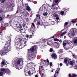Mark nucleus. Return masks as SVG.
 <instances>
[{
    "label": "nucleus",
    "instance_id": "obj_1",
    "mask_svg": "<svg viewBox=\"0 0 77 77\" xmlns=\"http://www.w3.org/2000/svg\"><path fill=\"white\" fill-rule=\"evenodd\" d=\"M11 40H9L7 42L5 45L3 49L0 51L1 56H4L6 54V53L8 52L9 51H11Z\"/></svg>",
    "mask_w": 77,
    "mask_h": 77
},
{
    "label": "nucleus",
    "instance_id": "obj_2",
    "mask_svg": "<svg viewBox=\"0 0 77 77\" xmlns=\"http://www.w3.org/2000/svg\"><path fill=\"white\" fill-rule=\"evenodd\" d=\"M36 50L35 53L31 52L28 54V55L27 56V57L28 59L31 60L32 59H35L36 55Z\"/></svg>",
    "mask_w": 77,
    "mask_h": 77
},
{
    "label": "nucleus",
    "instance_id": "obj_3",
    "mask_svg": "<svg viewBox=\"0 0 77 77\" xmlns=\"http://www.w3.org/2000/svg\"><path fill=\"white\" fill-rule=\"evenodd\" d=\"M76 29L72 28L71 29L70 31L69 32L68 35L69 37H70V36H74V35H75V33H76Z\"/></svg>",
    "mask_w": 77,
    "mask_h": 77
},
{
    "label": "nucleus",
    "instance_id": "obj_4",
    "mask_svg": "<svg viewBox=\"0 0 77 77\" xmlns=\"http://www.w3.org/2000/svg\"><path fill=\"white\" fill-rule=\"evenodd\" d=\"M15 46L16 48L19 50L22 49L24 47L23 45H22L21 43H19L18 42H16Z\"/></svg>",
    "mask_w": 77,
    "mask_h": 77
},
{
    "label": "nucleus",
    "instance_id": "obj_5",
    "mask_svg": "<svg viewBox=\"0 0 77 77\" xmlns=\"http://www.w3.org/2000/svg\"><path fill=\"white\" fill-rule=\"evenodd\" d=\"M35 48L36 50V48H37V45H34L33 46L31 47L30 48L31 51H32V52H33L34 51H35V48Z\"/></svg>",
    "mask_w": 77,
    "mask_h": 77
},
{
    "label": "nucleus",
    "instance_id": "obj_6",
    "mask_svg": "<svg viewBox=\"0 0 77 77\" xmlns=\"http://www.w3.org/2000/svg\"><path fill=\"white\" fill-rule=\"evenodd\" d=\"M61 1V0H54L53 2V3H55V5H58L59 3Z\"/></svg>",
    "mask_w": 77,
    "mask_h": 77
},
{
    "label": "nucleus",
    "instance_id": "obj_7",
    "mask_svg": "<svg viewBox=\"0 0 77 77\" xmlns=\"http://www.w3.org/2000/svg\"><path fill=\"white\" fill-rule=\"evenodd\" d=\"M6 70L5 71V72L6 74H10V72H11L10 71V70L8 69H5Z\"/></svg>",
    "mask_w": 77,
    "mask_h": 77
},
{
    "label": "nucleus",
    "instance_id": "obj_8",
    "mask_svg": "<svg viewBox=\"0 0 77 77\" xmlns=\"http://www.w3.org/2000/svg\"><path fill=\"white\" fill-rule=\"evenodd\" d=\"M52 56L54 57V59H57V55L56 54H52Z\"/></svg>",
    "mask_w": 77,
    "mask_h": 77
},
{
    "label": "nucleus",
    "instance_id": "obj_9",
    "mask_svg": "<svg viewBox=\"0 0 77 77\" xmlns=\"http://www.w3.org/2000/svg\"><path fill=\"white\" fill-rule=\"evenodd\" d=\"M28 65H29V66L32 67V66H33V65H34V64L33 63H29L28 64Z\"/></svg>",
    "mask_w": 77,
    "mask_h": 77
},
{
    "label": "nucleus",
    "instance_id": "obj_10",
    "mask_svg": "<svg viewBox=\"0 0 77 77\" xmlns=\"http://www.w3.org/2000/svg\"><path fill=\"white\" fill-rule=\"evenodd\" d=\"M17 27H18L19 29H20V28H22V26H21V25L20 24H16Z\"/></svg>",
    "mask_w": 77,
    "mask_h": 77
},
{
    "label": "nucleus",
    "instance_id": "obj_11",
    "mask_svg": "<svg viewBox=\"0 0 77 77\" xmlns=\"http://www.w3.org/2000/svg\"><path fill=\"white\" fill-rule=\"evenodd\" d=\"M26 37L27 38H29V39H30L32 38V35H26Z\"/></svg>",
    "mask_w": 77,
    "mask_h": 77
},
{
    "label": "nucleus",
    "instance_id": "obj_12",
    "mask_svg": "<svg viewBox=\"0 0 77 77\" xmlns=\"http://www.w3.org/2000/svg\"><path fill=\"white\" fill-rule=\"evenodd\" d=\"M26 10L28 11H31V9L30 8V7L29 6H26Z\"/></svg>",
    "mask_w": 77,
    "mask_h": 77
},
{
    "label": "nucleus",
    "instance_id": "obj_13",
    "mask_svg": "<svg viewBox=\"0 0 77 77\" xmlns=\"http://www.w3.org/2000/svg\"><path fill=\"white\" fill-rule=\"evenodd\" d=\"M1 65H6V62H5V60H3L1 63Z\"/></svg>",
    "mask_w": 77,
    "mask_h": 77
},
{
    "label": "nucleus",
    "instance_id": "obj_14",
    "mask_svg": "<svg viewBox=\"0 0 77 77\" xmlns=\"http://www.w3.org/2000/svg\"><path fill=\"white\" fill-rule=\"evenodd\" d=\"M64 63H68V58H65L64 59Z\"/></svg>",
    "mask_w": 77,
    "mask_h": 77
},
{
    "label": "nucleus",
    "instance_id": "obj_15",
    "mask_svg": "<svg viewBox=\"0 0 77 77\" xmlns=\"http://www.w3.org/2000/svg\"><path fill=\"white\" fill-rule=\"evenodd\" d=\"M69 64L70 65H71V66H72L74 65V62L71 61L69 63Z\"/></svg>",
    "mask_w": 77,
    "mask_h": 77
},
{
    "label": "nucleus",
    "instance_id": "obj_16",
    "mask_svg": "<svg viewBox=\"0 0 77 77\" xmlns=\"http://www.w3.org/2000/svg\"><path fill=\"white\" fill-rule=\"evenodd\" d=\"M58 53H63V49H60L58 51Z\"/></svg>",
    "mask_w": 77,
    "mask_h": 77
},
{
    "label": "nucleus",
    "instance_id": "obj_17",
    "mask_svg": "<svg viewBox=\"0 0 77 77\" xmlns=\"http://www.w3.org/2000/svg\"><path fill=\"white\" fill-rule=\"evenodd\" d=\"M17 40L18 42H19V43H21V42L22 41V39H21V38H18Z\"/></svg>",
    "mask_w": 77,
    "mask_h": 77
},
{
    "label": "nucleus",
    "instance_id": "obj_18",
    "mask_svg": "<svg viewBox=\"0 0 77 77\" xmlns=\"http://www.w3.org/2000/svg\"><path fill=\"white\" fill-rule=\"evenodd\" d=\"M20 63H21V60H17V63H17V65H20Z\"/></svg>",
    "mask_w": 77,
    "mask_h": 77
},
{
    "label": "nucleus",
    "instance_id": "obj_19",
    "mask_svg": "<svg viewBox=\"0 0 77 77\" xmlns=\"http://www.w3.org/2000/svg\"><path fill=\"white\" fill-rule=\"evenodd\" d=\"M6 70L5 68H2L1 69V71L2 72H5Z\"/></svg>",
    "mask_w": 77,
    "mask_h": 77
},
{
    "label": "nucleus",
    "instance_id": "obj_20",
    "mask_svg": "<svg viewBox=\"0 0 77 77\" xmlns=\"http://www.w3.org/2000/svg\"><path fill=\"white\" fill-rule=\"evenodd\" d=\"M68 24V22H65L64 26V28L66 27V26H67Z\"/></svg>",
    "mask_w": 77,
    "mask_h": 77
},
{
    "label": "nucleus",
    "instance_id": "obj_21",
    "mask_svg": "<svg viewBox=\"0 0 77 77\" xmlns=\"http://www.w3.org/2000/svg\"><path fill=\"white\" fill-rule=\"evenodd\" d=\"M63 45L64 47V46H66V43L64 42V41H63Z\"/></svg>",
    "mask_w": 77,
    "mask_h": 77
},
{
    "label": "nucleus",
    "instance_id": "obj_22",
    "mask_svg": "<svg viewBox=\"0 0 77 77\" xmlns=\"http://www.w3.org/2000/svg\"><path fill=\"white\" fill-rule=\"evenodd\" d=\"M54 17H59V16L57 14L55 13L54 14Z\"/></svg>",
    "mask_w": 77,
    "mask_h": 77
},
{
    "label": "nucleus",
    "instance_id": "obj_23",
    "mask_svg": "<svg viewBox=\"0 0 77 77\" xmlns=\"http://www.w3.org/2000/svg\"><path fill=\"white\" fill-rule=\"evenodd\" d=\"M54 41H57V42H58L59 41V40L57 38L54 39Z\"/></svg>",
    "mask_w": 77,
    "mask_h": 77
},
{
    "label": "nucleus",
    "instance_id": "obj_24",
    "mask_svg": "<svg viewBox=\"0 0 77 77\" xmlns=\"http://www.w3.org/2000/svg\"><path fill=\"white\" fill-rule=\"evenodd\" d=\"M66 33V32H63L61 35V36H64V35H65V34Z\"/></svg>",
    "mask_w": 77,
    "mask_h": 77
},
{
    "label": "nucleus",
    "instance_id": "obj_25",
    "mask_svg": "<svg viewBox=\"0 0 77 77\" xmlns=\"http://www.w3.org/2000/svg\"><path fill=\"white\" fill-rule=\"evenodd\" d=\"M74 43L75 44H77V39L74 40Z\"/></svg>",
    "mask_w": 77,
    "mask_h": 77
},
{
    "label": "nucleus",
    "instance_id": "obj_26",
    "mask_svg": "<svg viewBox=\"0 0 77 77\" xmlns=\"http://www.w3.org/2000/svg\"><path fill=\"white\" fill-rule=\"evenodd\" d=\"M47 15H48V13H44L43 14V15H44V16H47Z\"/></svg>",
    "mask_w": 77,
    "mask_h": 77
},
{
    "label": "nucleus",
    "instance_id": "obj_27",
    "mask_svg": "<svg viewBox=\"0 0 77 77\" xmlns=\"http://www.w3.org/2000/svg\"><path fill=\"white\" fill-rule=\"evenodd\" d=\"M3 75V72H0V76H2Z\"/></svg>",
    "mask_w": 77,
    "mask_h": 77
},
{
    "label": "nucleus",
    "instance_id": "obj_28",
    "mask_svg": "<svg viewBox=\"0 0 77 77\" xmlns=\"http://www.w3.org/2000/svg\"><path fill=\"white\" fill-rule=\"evenodd\" d=\"M60 14L61 15H64V11H61V12H60Z\"/></svg>",
    "mask_w": 77,
    "mask_h": 77
},
{
    "label": "nucleus",
    "instance_id": "obj_29",
    "mask_svg": "<svg viewBox=\"0 0 77 77\" xmlns=\"http://www.w3.org/2000/svg\"><path fill=\"white\" fill-rule=\"evenodd\" d=\"M72 76L73 77H77V75L75 73H74L73 74H72Z\"/></svg>",
    "mask_w": 77,
    "mask_h": 77
},
{
    "label": "nucleus",
    "instance_id": "obj_30",
    "mask_svg": "<svg viewBox=\"0 0 77 77\" xmlns=\"http://www.w3.org/2000/svg\"><path fill=\"white\" fill-rule=\"evenodd\" d=\"M76 23V21H74L73 20H72L70 22V23H71L72 24V23Z\"/></svg>",
    "mask_w": 77,
    "mask_h": 77
},
{
    "label": "nucleus",
    "instance_id": "obj_31",
    "mask_svg": "<svg viewBox=\"0 0 77 77\" xmlns=\"http://www.w3.org/2000/svg\"><path fill=\"white\" fill-rule=\"evenodd\" d=\"M50 52H51V53H52L53 51V49L52 48H50Z\"/></svg>",
    "mask_w": 77,
    "mask_h": 77
},
{
    "label": "nucleus",
    "instance_id": "obj_32",
    "mask_svg": "<svg viewBox=\"0 0 77 77\" xmlns=\"http://www.w3.org/2000/svg\"><path fill=\"white\" fill-rule=\"evenodd\" d=\"M5 0H0V1H2L1 2V3H3L5 2Z\"/></svg>",
    "mask_w": 77,
    "mask_h": 77
},
{
    "label": "nucleus",
    "instance_id": "obj_33",
    "mask_svg": "<svg viewBox=\"0 0 77 77\" xmlns=\"http://www.w3.org/2000/svg\"><path fill=\"white\" fill-rule=\"evenodd\" d=\"M40 16V15L38 14L36 15V18H38V17H39Z\"/></svg>",
    "mask_w": 77,
    "mask_h": 77
},
{
    "label": "nucleus",
    "instance_id": "obj_34",
    "mask_svg": "<svg viewBox=\"0 0 77 77\" xmlns=\"http://www.w3.org/2000/svg\"><path fill=\"white\" fill-rule=\"evenodd\" d=\"M50 42H47V44L48 45H50V46H51V44L50 43Z\"/></svg>",
    "mask_w": 77,
    "mask_h": 77
},
{
    "label": "nucleus",
    "instance_id": "obj_35",
    "mask_svg": "<svg viewBox=\"0 0 77 77\" xmlns=\"http://www.w3.org/2000/svg\"><path fill=\"white\" fill-rule=\"evenodd\" d=\"M53 66V63H52V62L50 63V66Z\"/></svg>",
    "mask_w": 77,
    "mask_h": 77
},
{
    "label": "nucleus",
    "instance_id": "obj_36",
    "mask_svg": "<svg viewBox=\"0 0 77 77\" xmlns=\"http://www.w3.org/2000/svg\"><path fill=\"white\" fill-rule=\"evenodd\" d=\"M54 5H55V3L54 2L52 4V8H53V7Z\"/></svg>",
    "mask_w": 77,
    "mask_h": 77
},
{
    "label": "nucleus",
    "instance_id": "obj_37",
    "mask_svg": "<svg viewBox=\"0 0 77 77\" xmlns=\"http://www.w3.org/2000/svg\"><path fill=\"white\" fill-rule=\"evenodd\" d=\"M25 19L27 22H28V21H29V19H28V18H26Z\"/></svg>",
    "mask_w": 77,
    "mask_h": 77
},
{
    "label": "nucleus",
    "instance_id": "obj_38",
    "mask_svg": "<svg viewBox=\"0 0 77 77\" xmlns=\"http://www.w3.org/2000/svg\"><path fill=\"white\" fill-rule=\"evenodd\" d=\"M72 56L74 58H76V56H75V54H73Z\"/></svg>",
    "mask_w": 77,
    "mask_h": 77
},
{
    "label": "nucleus",
    "instance_id": "obj_39",
    "mask_svg": "<svg viewBox=\"0 0 77 77\" xmlns=\"http://www.w3.org/2000/svg\"><path fill=\"white\" fill-rule=\"evenodd\" d=\"M37 25H40L41 24V23L39 22H38L37 23Z\"/></svg>",
    "mask_w": 77,
    "mask_h": 77
},
{
    "label": "nucleus",
    "instance_id": "obj_40",
    "mask_svg": "<svg viewBox=\"0 0 77 77\" xmlns=\"http://www.w3.org/2000/svg\"><path fill=\"white\" fill-rule=\"evenodd\" d=\"M25 26H26V24H24V23H23V25H22V26L23 27H25Z\"/></svg>",
    "mask_w": 77,
    "mask_h": 77
},
{
    "label": "nucleus",
    "instance_id": "obj_41",
    "mask_svg": "<svg viewBox=\"0 0 77 77\" xmlns=\"http://www.w3.org/2000/svg\"><path fill=\"white\" fill-rule=\"evenodd\" d=\"M59 42H60V43H61V42H62V40H61V39H60L59 40Z\"/></svg>",
    "mask_w": 77,
    "mask_h": 77
},
{
    "label": "nucleus",
    "instance_id": "obj_42",
    "mask_svg": "<svg viewBox=\"0 0 77 77\" xmlns=\"http://www.w3.org/2000/svg\"><path fill=\"white\" fill-rule=\"evenodd\" d=\"M32 24L33 27H35V24L34 23H32Z\"/></svg>",
    "mask_w": 77,
    "mask_h": 77
},
{
    "label": "nucleus",
    "instance_id": "obj_43",
    "mask_svg": "<svg viewBox=\"0 0 77 77\" xmlns=\"http://www.w3.org/2000/svg\"><path fill=\"white\" fill-rule=\"evenodd\" d=\"M28 73L29 75H30V74H31V73H30V71H29Z\"/></svg>",
    "mask_w": 77,
    "mask_h": 77
},
{
    "label": "nucleus",
    "instance_id": "obj_44",
    "mask_svg": "<svg viewBox=\"0 0 77 77\" xmlns=\"http://www.w3.org/2000/svg\"><path fill=\"white\" fill-rule=\"evenodd\" d=\"M46 61L48 63H50V62H49V60H48V59H47L46 60Z\"/></svg>",
    "mask_w": 77,
    "mask_h": 77
},
{
    "label": "nucleus",
    "instance_id": "obj_45",
    "mask_svg": "<svg viewBox=\"0 0 77 77\" xmlns=\"http://www.w3.org/2000/svg\"><path fill=\"white\" fill-rule=\"evenodd\" d=\"M51 38H53V39H54V35H53L52 37H51Z\"/></svg>",
    "mask_w": 77,
    "mask_h": 77
},
{
    "label": "nucleus",
    "instance_id": "obj_46",
    "mask_svg": "<svg viewBox=\"0 0 77 77\" xmlns=\"http://www.w3.org/2000/svg\"><path fill=\"white\" fill-rule=\"evenodd\" d=\"M3 20V18H2V17H0V21H2Z\"/></svg>",
    "mask_w": 77,
    "mask_h": 77
},
{
    "label": "nucleus",
    "instance_id": "obj_47",
    "mask_svg": "<svg viewBox=\"0 0 77 77\" xmlns=\"http://www.w3.org/2000/svg\"><path fill=\"white\" fill-rule=\"evenodd\" d=\"M69 77H71V74L69 73Z\"/></svg>",
    "mask_w": 77,
    "mask_h": 77
},
{
    "label": "nucleus",
    "instance_id": "obj_48",
    "mask_svg": "<svg viewBox=\"0 0 77 77\" xmlns=\"http://www.w3.org/2000/svg\"><path fill=\"white\" fill-rule=\"evenodd\" d=\"M56 19L57 20H59V17H57Z\"/></svg>",
    "mask_w": 77,
    "mask_h": 77
},
{
    "label": "nucleus",
    "instance_id": "obj_49",
    "mask_svg": "<svg viewBox=\"0 0 77 77\" xmlns=\"http://www.w3.org/2000/svg\"><path fill=\"white\" fill-rule=\"evenodd\" d=\"M41 67L42 68V69H44V66H41Z\"/></svg>",
    "mask_w": 77,
    "mask_h": 77
},
{
    "label": "nucleus",
    "instance_id": "obj_50",
    "mask_svg": "<svg viewBox=\"0 0 77 77\" xmlns=\"http://www.w3.org/2000/svg\"><path fill=\"white\" fill-rule=\"evenodd\" d=\"M64 11H65V12H67L68 10L67 9H65L64 10Z\"/></svg>",
    "mask_w": 77,
    "mask_h": 77
},
{
    "label": "nucleus",
    "instance_id": "obj_51",
    "mask_svg": "<svg viewBox=\"0 0 77 77\" xmlns=\"http://www.w3.org/2000/svg\"><path fill=\"white\" fill-rule=\"evenodd\" d=\"M27 13H26L24 14V15H25V16H27Z\"/></svg>",
    "mask_w": 77,
    "mask_h": 77
},
{
    "label": "nucleus",
    "instance_id": "obj_52",
    "mask_svg": "<svg viewBox=\"0 0 77 77\" xmlns=\"http://www.w3.org/2000/svg\"><path fill=\"white\" fill-rule=\"evenodd\" d=\"M60 66H62L63 65V64H62V63H60Z\"/></svg>",
    "mask_w": 77,
    "mask_h": 77
},
{
    "label": "nucleus",
    "instance_id": "obj_53",
    "mask_svg": "<svg viewBox=\"0 0 77 77\" xmlns=\"http://www.w3.org/2000/svg\"><path fill=\"white\" fill-rule=\"evenodd\" d=\"M42 60H43V61H44V62H46L47 61V60H44L43 59H42Z\"/></svg>",
    "mask_w": 77,
    "mask_h": 77
},
{
    "label": "nucleus",
    "instance_id": "obj_54",
    "mask_svg": "<svg viewBox=\"0 0 77 77\" xmlns=\"http://www.w3.org/2000/svg\"><path fill=\"white\" fill-rule=\"evenodd\" d=\"M55 9H56V10H57V9H58V7H55Z\"/></svg>",
    "mask_w": 77,
    "mask_h": 77
},
{
    "label": "nucleus",
    "instance_id": "obj_55",
    "mask_svg": "<svg viewBox=\"0 0 77 77\" xmlns=\"http://www.w3.org/2000/svg\"><path fill=\"white\" fill-rule=\"evenodd\" d=\"M59 70H58V71H57L56 72V73L57 74H58L59 73Z\"/></svg>",
    "mask_w": 77,
    "mask_h": 77
},
{
    "label": "nucleus",
    "instance_id": "obj_56",
    "mask_svg": "<svg viewBox=\"0 0 77 77\" xmlns=\"http://www.w3.org/2000/svg\"><path fill=\"white\" fill-rule=\"evenodd\" d=\"M37 19L36 18L35 19V22H36L37 21Z\"/></svg>",
    "mask_w": 77,
    "mask_h": 77
},
{
    "label": "nucleus",
    "instance_id": "obj_57",
    "mask_svg": "<svg viewBox=\"0 0 77 77\" xmlns=\"http://www.w3.org/2000/svg\"><path fill=\"white\" fill-rule=\"evenodd\" d=\"M54 77H57V76H56V73H55V74H54Z\"/></svg>",
    "mask_w": 77,
    "mask_h": 77
},
{
    "label": "nucleus",
    "instance_id": "obj_58",
    "mask_svg": "<svg viewBox=\"0 0 77 77\" xmlns=\"http://www.w3.org/2000/svg\"><path fill=\"white\" fill-rule=\"evenodd\" d=\"M35 77H38V75H35Z\"/></svg>",
    "mask_w": 77,
    "mask_h": 77
},
{
    "label": "nucleus",
    "instance_id": "obj_59",
    "mask_svg": "<svg viewBox=\"0 0 77 77\" xmlns=\"http://www.w3.org/2000/svg\"><path fill=\"white\" fill-rule=\"evenodd\" d=\"M57 70L59 71V70H60V68H57Z\"/></svg>",
    "mask_w": 77,
    "mask_h": 77
},
{
    "label": "nucleus",
    "instance_id": "obj_60",
    "mask_svg": "<svg viewBox=\"0 0 77 77\" xmlns=\"http://www.w3.org/2000/svg\"><path fill=\"white\" fill-rule=\"evenodd\" d=\"M2 31L0 30V33H2Z\"/></svg>",
    "mask_w": 77,
    "mask_h": 77
},
{
    "label": "nucleus",
    "instance_id": "obj_61",
    "mask_svg": "<svg viewBox=\"0 0 77 77\" xmlns=\"http://www.w3.org/2000/svg\"><path fill=\"white\" fill-rule=\"evenodd\" d=\"M27 51H30V49H28Z\"/></svg>",
    "mask_w": 77,
    "mask_h": 77
},
{
    "label": "nucleus",
    "instance_id": "obj_62",
    "mask_svg": "<svg viewBox=\"0 0 77 77\" xmlns=\"http://www.w3.org/2000/svg\"><path fill=\"white\" fill-rule=\"evenodd\" d=\"M51 71V72H53L54 71H53V70H52Z\"/></svg>",
    "mask_w": 77,
    "mask_h": 77
},
{
    "label": "nucleus",
    "instance_id": "obj_63",
    "mask_svg": "<svg viewBox=\"0 0 77 77\" xmlns=\"http://www.w3.org/2000/svg\"><path fill=\"white\" fill-rule=\"evenodd\" d=\"M39 19H41V17H39Z\"/></svg>",
    "mask_w": 77,
    "mask_h": 77
},
{
    "label": "nucleus",
    "instance_id": "obj_64",
    "mask_svg": "<svg viewBox=\"0 0 77 77\" xmlns=\"http://www.w3.org/2000/svg\"><path fill=\"white\" fill-rule=\"evenodd\" d=\"M66 65H67V66H68V65H69L68 64H66Z\"/></svg>",
    "mask_w": 77,
    "mask_h": 77
}]
</instances>
